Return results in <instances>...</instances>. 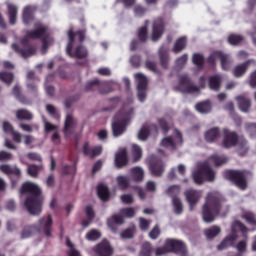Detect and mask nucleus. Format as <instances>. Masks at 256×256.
Returning a JSON list of instances; mask_svg holds the SVG:
<instances>
[{
    "label": "nucleus",
    "mask_w": 256,
    "mask_h": 256,
    "mask_svg": "<svg viewBox=\"0 0 256 256\" xmlns=\"http://www.w3.org/2000/svg\"><path fill=\"white\" fill-rule=\"evenodd\" d=\"M0 171L5 173V175H15V177H19L21 175V169L17 166H9V165H0Z\"/></svg>",
    "instance_id": "obj_30"
},
{
    "label": "nucleus",
    "mask_w": 256,
    "mask_h": 256,
    "mask_svg": "<svg viewBox=\"0 0 256 256\" xmlns=\"http://www.w3.org/2000/svg\"><path fill=\"white\" fill-rule=\"evenodd\" d=\"M97 85H99V80L94 79V80L89 81L86 84V91H91V89H95V87H97Z\"/></svg>",
    "instance_id": "obj_61"
},
{
    "label": "nucleus",
    "mask_w": 256,
    "mask_h": 256,
    "mask_svg": "<svg viewBox=\"0 0 256 256\" xmlns=\"http://www.w3.org/2000/svg\"><path fill=\"white\" fill-rule=\"evenodd\" d=\"M163 31H164L163 19L158 18L154 20L153 26H152V34H151L152 41H159V39H161V36L163 35Z\"/></svg>",
    "instance_id": "obj_19"
},
{
    "label": "nucleus",
    "mask_w": 256,
    "mask_h": 256,
    "mask_svg": "<svg viewBox=\"0 0 256 256\" xmlns=\"http://www.w3.org/2000/svg\"><path fill=\"white\" fill-rule=\"evenodd\" d=\"M195 108H196V111H198V113H202V114L211 113V109H213V105H211L209 101H204L196 104Z\"/></svg>",
    "instance_id": "obj_31"
},
{
    "label": "nucleus",
    "mask_w": 256,
    "mask_h": 256,
    "mask_svg": "<svg viewBox=\"0 0 256 256\" xmlns=\"http://www.w3.org/2000/svg\"><path fill=\"white\" fill-rule=\"evenodd\" d=\"M66 245L67 247H69V251H68V255L69 256H81V254L79 253V251H77L75 249V247L73 246V243H71L70 239L66 240Z\"/></svg>",
    "instance_id": "obj_51"
},
{
    "label": "nucleus",
    "mask_w": 256,
    "mask_h": 256,
    "mask_svg": "<svg viewBox=\"0 0 256 256\" xmlns=\"http://www.w3.org/2000/svg\"><path fill=\"white\" fill-rule=\"evenodd\" d=\"M68 37L70 39L66 51L70 57H75L76 59H83L87 57V48L83 47L82 43L84 39L83 32H78L73 35V31L68 32Z\"/></svg>",
    "instance_id": "obj_5"
},
{
    "label": "nucleus",
    "mask_w": 256,
    "mask_h": 256,
    "mask_svg": "<svg viewBox=\"0 0 256 256\" xmlns=\"http://www.w3.org/2000/svg\"><path fill=\"white\" fill-rule=\"evenodd\" d=\"M132 103L133 100L130 99L128 103L123 105L121 111L115 115L112 122L114 137H120V135H123L124 131L127 129V125H129V121L131 120V115H133V108H131Z\"/></svg>",
    "instance_id": "obj_4"
},
{
    "label": "nucleus",
    "mask_w": 256,
    "mask_h": 256,
    "mask_svg": "<svg viewBox=\"0 0 256 256\" xmlns=\"http://www.w3.org/2000/svg\"><path fill=\"white\" fill-rule=\"evenodd\" d=\"M149 169L155 177H159L165 170V165L158 158L152 157L149 160Z\"/></svg>",
    "instance_id": "obj_15"
},
{
    "label": "nucleus",
    "mask_w": 256,
    "mask_h": 256,
    "mask_svg": "<svg viewBox=\"0 0 256 256\" xmlns=\"http://www.w3.org/2000/svg\"><path fill=\"white\" fill-rule=\"evenodd\" d=\"M86 215L88 220H84L82 222L83 227H89V225H91V220L93 219V217H95V212L93 211V208L91 206L86 207Z\"/></svg>",
    "instance_id": "obj_42"
},
{
    "label": "nucleus",
    "mask_w": 256,
    "mask_h": 256,
    "mask_svg": "<svg viewBox=\"0 0 256 256\" xmlns=\"http://www.w3.org/2000/svg\"><path fill=\"white\" fill-rule=\"evenodd\" d=\"M122 203H124L125 205H131V203H133L134 199H133V195L131 194H123L120 197Z\"/></svg>",
    "instance_id": "obj_57"
},
{
    "label": "nucleus",
    "mask_w": 256,
    "mask_h": 256,
    "mask_svg": "<svg viewBox=\"0 0 256 256\" xmlns=\"http://www.w3.org/2000/svg\"><path fill=\"white\" fill-rule=\"evenodd\" d=\"M249 85H250V87H252V89H255V87H256V70L253 71V72L250 74V77H249Z\"/></svg>",
    "instance_id": "obj_62"
},
{
    "label": "nucleus",
    "mask_w": 256,
    "mask_h": 256,
    "mask_svg": "<svg viewBox=\"0 0 256 256\" xmlns=\"http://www.w3.org/2000/svg\"><path fill=\"white\" fill-rule=\"evenodd\" d=\"M53 43V38L46 36L43 41H42V53L45 54V52L47 51V49L49 48V45H52Z\"/></svg>",
    "instance_id": "obj_53"
},
{
    "label": "nucleus",
    "mask_w": 256,
    "mask_h": 256,
    "mask_svg": "<svg viewBox=\"0 0 256 256\" xmlns=\"http://www.w3.org/2000/svg\"><path fill=\"white\" fill-rule=\"evenodd\" d=\"M46 111L49 113V115L54 117V119L60 118L59 113H57V109H55V106L51 104L46 105Z\"/></svg>",
    "instance_id": "obj_54"
},
{
    "label": "nucleus",
    "mask_w": 256,
    "mask_h": 256,
    "mask_svg": "<svg viewBox=\"0 0 256 256\" xmlns=\"http://www.w3.org/2000/svg\"><path fill=\"white\" fill-rule=\"evenodd\" d=\"M12 49L16 51V53L22 55L24 58L31 57L37 52V50L34 48H27V42H25V40L12 44Z\"/></svg>",
    "instance_id": "obj_14"
},
{
    "label": "nucleus",
    "mask_w": 256,
    "mask_h": 256,
    "mask_svg": "<svg viewBox=\"0 0 256 256\" xmlns=\"http://www.w3.org/2000/svg\"><path fill=\"white\" fill-rule=\"evenodd\" d=\"M229 208L223 206V198L217 192L209 193L202 206V219L204 223H213L217 215H225Z\"/></svg>",
    "instance_id": "obj_2"
},
{
    "label": "nucleus",
    "mask_w": 256,
    "mask_h": 256,
    "mask_svg": "<svg viewBox=\"0 0 256 256\" xmlns=\"http://www.w3.org/2000/svg\"><path fill=\"white\" fill-rule=\"evenodd\" d=\"M6 7L9 23L10 25H15V23H17V13L19 11V8H17V5L11 2H6Z\"/></svg>",
    "instance_id": "obj_24"
},
{
    "label": "nucleus",
    "mask_w": 256,
    "mask_h": 256,
    "mask_svg": "<svg viewBox=\"0 0 256 256\" xmlns=\"http://www.w3.org/2000/svg\"><path fill=\"white\" fill-rule=\"evenodd\" d=\"M40 225L44 229H49V227L53 225V218H51V215H48L47 217L40 219Z\"/></svg>",
    "instance_id": "obj_49"
},
{
    "label": "nucleus",
    "mask_w": 256,
    "mask_h": 256,
    "mask_svg": "<svg viewBox=\"0 0 256 256\" xmlns=\"http://www.w3.org/2000/svg\"><path fill=\"white\" fill-rule=\"evenodd\" d=\"M116 183L120 189H127L129 187V178L127 176L120 175L116 177Z\"/></svg>",
    "instance_id": "obj_40"
},
{
    "label": "nucleus",
    "mask_w": 256,
    "mask_h": 256,
    "mask_svg": "<svg viewBox=\"0 0 256 256\" xmlns=\"http://www.w3.org/2000/svg\"><path fill=\"white\" fill-rule=\"evenodd\" d=\"M139 224H140V229L142 231H147V229H149V221H147L146 219L140 218Z\"/></svg>",
    "instance_id": "obj_64"
},
{
    "label": "nucleus",
    "mask_w": 256,
    "mask_h": 256,
    "mask_svg": "<svg viewBox=\"0 0 256 256\" xmlns=\"http://www.w3.org/2000/svg\"><path fill=\"white\" fill-rule=\"evenodd\" d=\"M150 135H157V126L153 124H145L138 132V139L145 141Z\"/></svg>",
    "instance_id": "obj_20"
},
{
    "label": "nucleus",
    "mask_w": 256,
    "mask_h": 256,
    "mask_svg": "<svg viewBox=\"0 0 256 256\" xmlns=\"http://www.w3.org/2000/svg\"><path fill=\"white\" fill-rule=\"evenodd\" d=\"M83 151L84 155H88V157H97L103 153V148L101 146L90 148L89 143H85L83 146Z\"/></svg>",
    "instance_id": "obj_28"
},
{
    "label": "nucleus",
    "mask_w": 256,
    "mask_h": 256,
    "mask_svg": "<svg viewBox=\"0 0 256 256\" xmlns=\"http://www.w3.org/2000/svg\"><path fill=\"white\" fill-rule=\"evenodd\" d=\"M132 157L133 161H139V159L143 157V150L140 146H137L136 144L132 145Z\"/></svg>",
    "instance_id": "obj_41"
},
{
    "label": "nucleus",
    "mask_w": 256,
    "mask_h": 256,
    "mask_svg": "<svg viewBox=\"0 0 256 256\" xmlns=\"http://www.w3.org/2000/svg\"><path fill=\"white\" fill-rule=\"evenodd\" d=\"M160 61L163 67H167V61H169V57L167 56V50L164 48H160Z\"/></svg>",
    "instance_id": "obj_52"
},
{
    "label": "nucleus",
    "mask_w": 256,
    "mask_h": 256,
    "mask_svg": "<svg viewBox=\"0 0 256 256\" xmlns=\"http://www.w3.org/2000/svg\"><path fill=\"white\" fill-rule=\"evenodd\" d=\"M215 59H220L221 61V65H222V69L224 71H229V69H231V59H229V56L221 53V52H214L210 57H209V61L211 63H213V61H215Z\"/></svg>",
    "instance_id": "obj_18"
},
{
    "label": "nucleus",
    "mask_w": 256,
    "mask_h": 256,
    "mask_svg": "<svg viewBox=\"0 0 256 256\" xmlns=\"http://www.w3.org/2000/svg\"><path fill=\"white\" fill-rule=\"evenodd\" d=\"M31 195L26 198L24 206L30 215H39L42 211L43 198H41V187L39 184L31 181H27L22 184L20 189V195Z\"/></svg>",
    "instance_id": "obj_1"
},
{
    "label": "nucleus",
    "mask_w": 256,
    "mask_h": 256,
    "mask_svg": "<svg viewBox=\"0 0 256 256\" xmlns=\"http://www.w3.org/2000/svg\"><path fill=\"white\" fill-rule=\"evenodd\" d=\"M93 252L99 256H111L113 255V248L111 244H109V241L103 240L93 249Z\"/></svg>",
    "instance_id": "obj_17"
},
{
    "label": "nucleus",
    "mask_w": 256,
    "mask_h": 256,
    "mask_svg": "<svg viewBox=\"0 0 256 256\" xmlns=\"http://www.w3.org/2000/svg\"><path fill=\"white\" fill-rule=\"evenodd\" d=\"M33 11H35V8L31 6H27L24 8L23 11V21L24 23H30L31 20L33 19Z\"/></svg>",
    "instance_id": "obj_38"
},
{
    "label": "nucleus",
    "mask_w": 256,
    "mask_h": 256,
    "mask_svg": "<svg viewBox=\"0 0 256 256\" xmlns=\"http://www.w3.org/2000/svg\"><path fill=\"white\" fill-rule=\"evenodd\" d=\"M31 235H33V228L31 226H26L21 233V239H28Z\"/></svg>",
    "instance_id": "obj_56"
},
{
    "label": "nucleus",
    "mask_w": 256,
    "mask_h": 256,
    "mask_svg": "<svg viewBox=\"0 0 256 256\" xmlns=\"http://www.w3.org/2000/svg\"><path fill=\"white\" fill-rule=\"evenodd\" d=\"M180 191H181V188H179V186L177 185L171 186L167 190L168 195L172 197L174 213H176L177 215H180V213H183V204L181 203V200L179 198L175 197V195H179Z\"/></svg>",
    "instance_id": "obj_13"
},
{
    "label": "nucleus",
    "mask_w": 256,
    "mask_h": 256,
    "mask_svg": "<svg viewBox=\"0 0 256 256\" xmlns=\"http://www.w3.org/2000/svg\"><path fill=\"white\" fill-rule=\"evenodd\" d=\"M237 231H242V233H245L247 231V228L239 221H235L232 224V235L227 236L218 246V251H223L227 249V247H231L235 245V241H237Z\"/></svg>",
    "instance_id": "obj_10"
},
{
    "label": "nucleus",
    "mask_w": 256,
    "mask_h": 256,
    "mask_svg": "<svg viewBox=\"0 0 256 256\" xmlns=\"http://www.w3.org/2000/svg\"><path fill=\"white\" fill-rule=\"evenodd\" d=\"M237 134L235 132H231L227 129H224V140H223V147L226 149H230V147H235L237 145Z\"/></svg>",
    "instance_id": "obj_21"
},
{
    "label": "nucleus",
    "mask_w": 256,
    "mask_h": 256,
    "mask_svg": "<svg viewBox=\"0 0 256 256\" xmlns=\"http://www.w3.org/2000/svg\"><path fill=\"white\" fill-rule=\"evenodd\" d=\"M186 63H187V54H184L182 57L176 60L177 67H184Z\"/></svg>",
    "instance_id": "obj_63"
},
{
    "label": "nucleus",
    "mask_w": 256,
    "mask_h": 256,
    "mask_svg": "<svg viewBox=\"0 0 256 256\" xmlns=\"http://www.w3.org/2000/svg\"><path fill=\"white\" fill-rule=\"evenodd\" d=\"M205 236L207 237V239H213L215 237H217V235H219V233H221V227L219 226H212L208 229H206L204 231Z\"/></svg>",
    "instance_id": "obj_36"
},
{
    "label": "nucleus",
    "mask_w": 256,
    "mask_h": 256,
    "mask_svg": "<svg viewBox=\"0 0 256 256\" xmlns=\"http://www.w3.org/2000/svg\"><path fill=\"white\" fill-rule=\"evenodd\" d=\"M187 46V38L182 37L179 38L173 47V53H180V51H183V49H185V47Z\"/></svg>",
    "instance_id": "obj_35"
},
{
    "label": "nucleus",
    "mask_w": 256,
    "mask_h": 256,
    "mask_svg": "<svg viewBox=\"0 0 256 256\" xmlns=\"http://www.w3.org/2000/svg\"><path fill=\"white\" fill-rule=\"evenodd\" d=\"M138 89V99L141 103L147 98V77L141 73L135 74Z\"/></svg>",
    "instance_id": "obj_12"
},
{
    "label": "nucleus",
    "mask_w": 256,
    "mask_h": 256,
    "mask_svg": "<svg viewBox=\"0 0 256 256\" xmlns=\"http://www.w3.org/2000/svg\"><path fill=\"white\" fill-rule=\"evenodd\" d=\"M203 61H205V59L203 58V55L201 54H194L193 55V63L195 65H203Z\"/></svg>",
    "instance_id": "obj_60"
},
{
    "label": "nucleus",
    "mask_w": 256,
    "mask_h": 256,
    "mask_svg": "<svg viewBox=\"0 0 256 256\" xmlns=\"http://www.w3.org/2000/svg\"><path fill=\"white\" fill-rule=\"evenodd\" d=\"M221 76L216 75V76H212L209 79V88L212 91H219V87H221Z\"/></svg>",
    "instance_id": "obj_34"
},
{
    "label": "nucleus",
    "mask_w": 256,
    "mask_h": 256,
    "mask_svg": "<svg viewBox=\"0 0 256 256\" xmlns=\"http://www.w3.org/2000/svg\"><path fill=\"white\" fill-rule=\"evenodd\" d=\"M181 143H183V136L181 135V132L176 130L173 137H166L161 141V147L173 151V149L179 147Z\"/></svg>",
    "instance_id": "obj_11"
},
{
    "label": "nucleus",
    "mask_w": 256,
    "mask_h": 256,
    "mask_svg": "<svg viewBox=\"0 0 256 256\" xmlns=\"http://www.w3.org/2000/svg\"><path fill=\"white\" fill-rule=\"evenodd\" d=\"M125 217H135V208H123L119 214H114L107 219V225L111 231L117 232V225H123L125 223Z\"/></svg>",
    "instance_id": "obj_6"
},
{
    "label": "nucleus",
    "mask_w": 256,
    "mask_h": 256,
    "mask_svg": "<svg viewBox=\"0 0 256 256\" xmlns=\"http://www.w3.org/2000/svg\"><path fill=\"white\" fill-rule=\"evenodd\" d=\"M138 37L140 41H147V26H143L139 29Z\"/></svg>",
    "instance_id": "obj_58"
},
{
    "label": "nucleus",
    "mask_w": 256,
    "mask_h": 256,
    "mask_svg": "<svg viewBox=\"0 0 256 256\" xmlns=\"http://www.w3.org/2000/svg\"><path fill=\"white\" fill-rule=\"evenodd\" d=\"M151 253H153V248L149 242H146L143 244L139 256H151Z\"/></svg>",
    "instance_id": "obj_45"
},
{
    "label": "nucleus",
    "mask_w": 256,
    "mask_h": 256,
    "mask_svg": "<svg viewBox=\"0 0 256 256\" xmlns=\"http://www.w3.org/2000/svg\"><path fill=\"white\" fill-rule=\"evenodd\" d=\"M44 129L47 133H51V132H56L59 130V126L54 125L51 122H48L47 120L44 119Z\"/></svg>",
    "instance_id": "obj_48"
},
{
    "label": "nucleus",
    "mask_w": 256,
    "mask_h": 256,
    "mask_svg": "<svg viewBox=\"0 0 256 256\" xmlns=\"http://www.w3.org/2000/svg\"><path fill=\"white\" fill-rule=\"evenodd\" d=\"M246 133L252 138L256 137V124L255 123H247L245 125Z\"/></svg>",
    "instance_id": "obj_44"
},
{
    "label": "nucleus",
    "mask_w": 256,
    "mask_h": 256,
    "mask_svg": "<svg viewBox=\"0 0 256 256\" xmlns=\"http://www.w3.org/2000/svg\"><path fill=\"white\" fill-rule=\"evenodd\" d=\"M43 169H45V166H43V164H40V165L29 164L26 171L30 177L37 179V177H39V173H41Z\"/></svg>",
    "instance_id": "obj_29"
},
{
    "label": "nucleus",
    "mask_w": 256,
    "mask_h": 256,
    "mask_svg": "<svg viewBox=\"0 0 256 256\" xmlns=\"http://www.w3.org/2000/svg\"><path fill=\"white\" fill-rule=\"evenodd\" d=\"M226 179L234 181L239 189H247V179H251L252 174L249 171L229 170L225 173Z\"/></svg>",
    "instance_id": "obj_7"
},
{
    "label": "nucleus",
    "mask_w": 256,
    "mask_h": 256,
    "mask_svg": "<svg viewBox=\"0 0 256 256\" xmlns=\"http://www.w3.org/2000/svg\"><path fill=\"white\" fill-rule=\"evenodd\" d=\"M134 234L135 227H132L123 231L120 236L122 237V239H131V237H133Z\"/></svg>",
    "instance_id": "obj_55"
},
{
    "label": "nucleus",
    "mask_w": 256,
    "mask_h": 256,
    "mask_svg": "<svg viewBox=\"0 0 256 256\" xmlns=\"http://www.w3.org/2000/svg\"><path fill=\"white\" fill-rule=\"evenodd\" d=\"M86 239L88 241H97V239H101V232L93 229L86 234Z\"/></svg>",
    "instance_id": "obj_43"
},
{
    "label": "nucleus",
    "mask_w": 256,
    "mask_h": 256,
    "mask_svg": "<svg viewBox=\"0 0 256 256\" xmlns=\"http://www.w3.org/2000/svg\"><path fill=\"white\" fill-rule=\"evenodd\" d=\"M186 201H188L190 205V211H193V207L199 203V199L203 197V194L201 191H196L193 189H189L185 192Z\"/></svg>",
    "instance_id": "obj_16"
},
{
    "label": "nucleus",
    "mask_w": 256,
    "mask_h": 256,
    "mask_svg": "<svg viewBox=\"0 0 256 256\" xmlns=\"http://www.w3.org/2000/svg\"><path fill=\"white\" fill-rule=\"evenodd\" d=\"M98 197H100L101 201L109 199V188L105 184L98 185Z\"/></svg>",
    "instance_id": "obj_37"
},
{
    "label": "nucleus",
    "mask_w": 256,
    "mask_h": 256,
    "mask_svg": "<svg viewBox=\"0 0 256 256\" xmlns=\"http://www.w3.org/2000/svg\"><path fill=\"white\" fill-rule=\"evenodd\" d=\"M167 253H181L185 256V244L179 240L167 239L164 247L156 249V255H165Z\"/></svg>",
    "instance_id": "obj_8"
},
{
    "label": "nucleus",
    "mask_w": 256,
    "mask_h": 256,
    "mask_svg": "<svg viewBox=\"0 0 256 256\" xmlns=\"http://www.w3.org/2000/svg\"><path fill=\"white\" fill-rule=\"evenodd\" d=\"M28 159H30V161H38L39 163H41V161H43V158L41 157V155L35 153V152H30L27 154Z\"/></svg>",
    "instance_id": "obj_59"
},
{
    "label": "nucleus",
    "mask_w": 256,
    "mask_h": 256,
    "mask_svg": "<svg viewBox=\"0 0 256 256\" xmlns=\"http://www.w3.org/2000/svg\"><path fill=\"white\" fill-rule=\"evenodd\" d=\"M242 218L245 219V221H247V223H249L250 225H256V218L254 213L245 212L244 214H242Z\"/></svg>",
    "instance_id": "obj_46"
},
{
    "label": "nucleus",
    "mask_w": 256,
    "mask_h": 256,
    "mask_svg": "<svg viewBox=\"0 0 256 256\" xmlns=\"http://www.w3.org/2000/svg\"><path fill=\"white\" fill-rule=\"evenodd\" d=\"M127 150L122 149L116 153L115 165L116 167H125L127 165Z\"/></svg>",
    "instance_id": "obj_27"
},
{
    "label": "nucleus",
    "mask_w": 256,
    "mask_h": 256,
    "mask_svg": "<svg viewBox=\"0 0 256 256\" xmlns=\"http://www.w3.org/2000/svg\"><path fill=\"white\" fill-rule=\"evenodd\" d=\"M249 65H256L255 60H248L243 64L237 65L232 71L234 77H243V75L247 73V69H249Z\"/></svg>",
    "instance_id": "obj_23"
},
{
    "label": "nucleus",
    "mask_w": 256,
    "mask_h": 256,
    "mask_svg": "<svg viewBox=\"0 0 256 256\" xmlns=\"http://www.w3.org/2000/svg\"><path fill=\"white\" fill-rule=\"evenodd\" d=\"M144 175L145 172L141 167H134L130 170V177H132L134 181H143Z\"/></svg>",
    "instance_id": "obj_32"
},
{
    "label": "nucleus",
    "mask_w": 256,
    "mask_h": 256,
    "mask_svg": "<svg viewBox=\"0 0 256 256\" xmlns=\"http://www.w3.org/2000/svg\"><path fill=\"white\" fill-rule=\"evenodd\" d=\"M241 41H243V37L237 34H231L228 37V42L230 43V45H239Z\"/></svg>",
    "instance_id": "obj_50"
},
{
    "label": "nucleus",
    "mask_w": 256,
    "mask_h": 256,
    "mask_svg": "<svg viewBox=\"0 0 256 256\" xmlns=\"http://www.w3.org/2000/svg\"><path fill=\"white\" fill-rule=\"evenodd\" d=\"M16 117L20 120L29 121L33 119V114L27 110L22 109L17 111Z\"/></svg>",
    "instance_id": "obj_39"
},
{
    "label": "nucleus",
    "mask_w": 256,
    "mask_h": 256,
    "mask_svg": "<svg viewBox=\"0 0 256 256\" xmlns=\"http://www.w3.org/2000/svg\"><path fill=\"white\" fill-rule=\"evenodd\" d=\"M201 89H205V78H200V87H197L191 83L187 75L180 76L176 87V91H181V93H199Z\"/></svg>",
    "instance_id": "obj_9"
},
{
    "label": "nucleus",
    "mask_w": 256,
    "mask_h": 256,
    "mask_svg": "<svg viewBox=\"0 0 256 256\" xmlns=\"http://www.w3.org/2000/svg\"><path fill=\"white\" fill-rule=\"evenodd\" d=\"M236 101L238 102V107L242 113H249V110L251 109V100H249V98L238 96Z\"/></svg>",
    "instance_id": "obj_25"
},
{
    "label": "nucleus",
    "mask_w": 256,
    "mask_h": 256,
    "mask_svg": "<svg viewBox=\"0 0 256 256\" xmlns=\"http://www.w3.org/2000/svg\"><path fill=\"white\" fill-rule=\"evenodd\" d=\"M77 127V119L71 114L66 115L65 124H64V134L65 137H69L71 132Z\"/></svg>",
    "instance_id": "obj_22"
},
{
    "label": "nucleus",
    "mask_w": 256,
    "mask_h": 256,
    "mask_svg": "<svg viewBox=\"0 0 256 256\" xmlns=\"http://www.w3.org/2000/svg\"><path fill=\"white\" fill-rule=\"evenodd\" d=\"M228 159L225 156H211L208 159V162L199 164L197 169L192 173L194 182L197 185H201L204 181H214L215 180V172L211 170L210 165H225Z\"/></svg>",
    "instance_id": "obj_3"
},
{
    "label": "nucleus",
    "mask_w": 256,
    "mask_h": 256,
    "mask_svg": "<svg viewBox=\"0 0 256 256\" xmlns=\"http://www.w3.org/2000/svg\"><path fill=\"white\" fill-rule=\"evenodd\" d=\"M46 28L43 25H37L35 30L28 34L30 39H39V37H43L45 35Z\"/></svg>",
    "instance_id": "obj_33"
},
{
    "label": "nucleus",
    "mask_w": 256,
    "mask_h": 256,
    "mask_svg": "<svg viewBox=\"0 0 256 256\" xmlns=\"http://www.w3.org/2000/svg\"><path fill=\"white\" fill-rule=\"evenodd\" d=\"M218 137H221V132L217 127L207 130L204 134L205 141H207L208 143H213L214 141H217Z\"/></svg>",
    "instance_id": "obj_26"
},
{
    "label": "nucleus",
    "mask_w": 256,
    "mask_h": 256,
    "mask_svg": "<svg viewBox=\"0 0 256 256\" xmlns=\"http://www.w3.org/2000/svg\"><path fill=\"white\" fill-rule=\"evenodd\" d=\"M0 81H3V83H6V85H10V83H12L13 81V74L7 73V72H1Z\"/></svg>",
    "instance_id": "obj_47"
}]
</instances>
